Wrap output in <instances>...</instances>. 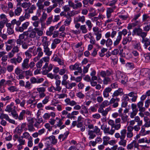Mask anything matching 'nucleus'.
Wrapping results in <instances>:
<instances>
[{
    "label": "nucleus",
    "mask_w": 150,
    "mask_h": 150,
    "mask_svg": "<svg viewBox=\"0 0 150 150\" xmlns=\"http://www.w3.org/2000/svg\"><path fill=\"white\" fill-rule=\"evenodd\" d=\"M8 89L11 92H17L18 91L19 89L18 88L15 86H11L8 88Z\"/></svg>",
    "instance_id": "30"
},
{
    "label": "nucleus",
    "mask_w": 150,
    "mask_h": 150,
    "mask_svg": "<svg viewBox=\"0 0 150 150\" xmlns=\"http://www.w3.org/2000/svg\"><path fill=\"white\" fill-rule=\"evenodd\" d=\"M57 7L56 4H53L52 6H50L47 8V12L48 13H50L54 8Z\"/></svg>",
    "instance_id": "47"
},
{
    "label": "nucleus",
    "mask_w": 150,
    "mask_h": 150,
    "mask_svg": "<svg viewBox=\"0 0 150 150\" xmlns=\"http://www.w3.org/2000/svg\"><path fill=\"white\" fill-rule=\"evenodd\" d=\"M69 69L71 70H78V72L79 73H81L82 72L81 67H79V64L77 63H76L74 65H70L69 66Z\"/></svg>",
    "instance_id": "8"
},
{
    "label": "nucleus",
    "mask_w": 150,
    "mask_h": 150,
    "mask_svg": "<svg viewBox=\"0 0 150 150\" xmlns=\"http://www.w3.org/2000/svg\"><path fill=\"white\" fill-rule=\"evenodd\" d=\"M142 42H144V45L145 48L147 49V47L150 44V41L149 39L145 38L144 39H142Z\"/></svg>",
    "instance_id": "35"
},
{
    "label": "nucleus",
    "mask_w": 150,
    "mask_h": 150,
    "mask_svg": "<svg viewBox=\"0 0 150 150\" xmlns=\"http://www.w3.org/2000/svg\"><path fill=\"white\" fill-rule=\"evenodd\" d=\"M69 6L72 7L74 9H76L78 8H80L82 6V4L81 2H77L75 4L73 2L71 1H69L68 2Z\"/></svg>",
    "instance_id": "6"
},
{
    "label": "nucleus",
    "mask_w": 150,
    "mask_h": 150,
    "mask_svg": "<svg viewBox=\"0 0 150 150\" xmlns=\"http://www.w3.org/2000/svg\"><path fill=\"white\" fill-rule=\"evenodd\" d=\"M112 44V40L109 38H108L106 42V46L107 47H109Z\"/></svg>",
    "instance_id": "56"
},
{
    "label": "nucleus",
    "mask_w": 150,
    "mask_h": 150,
    "mask_svg": "<svg viewBox=\"0 0 150 150\" xmlns=\"http://www.w3.org/2000/svg\"><path fill=\"white\" fill-rule=\"evenodd\" d=\"M26 111L24 110H23L20 113V115L18 116V119L19 120H22L23 119V117L26 113Z\"/></svg>",
    "instance_id": "36"
},
{
    "label": "nucleus",
    "mask_w": 150,
    "mask_h": 150,
    "mask_svg": "<svg viewBox=\"0 0 150 150\" xmlns=\"http://www.w3.org/2000/svg\"><path fill=\"white\" fill-rule=\"evenodd\" d=\"M54 61L57 62L58 64L60 65H63L64 64L63 61L57 57H55L54 59Z\"/></svg>",
    "instance_id": "48"
},
{
    "label": "nucleus",
    "mask_w": 150,
    "mask_h": 150,
    "mask_svg": "<svg viewBox=\"0 0 150 150\" xmlns=\"http://www.w3.org/2000/svg\"><path fill=\"white\" fill-rule=\"evenodd\" d=\"M43 47L44 52L45 53V54L47 56H50L52 54V52L50 50L48 46Z\"/></svg>",
    "instance_id": "26"
},
{
    "label": "nucleus",
    "mask_w": 150,
    "mask_h": 150,
    "mask_svg": "<svg viewBox=\"0 0 150 150\" xmlns=\"http://www.w3.org/2000/svg\"><path fill=\"white\" fill-rule=\"evenodd\" d=\"M33 49V48L31 47L29 48L28 50L25 51V55L26 56L27 58L26 59H28L29 60L30 58H31L32 57V55L31 54V53L32 52V50Z\"/></svg>",
    "instance_id": "20"
},
{
    "label": "nucleus",
    "mask_w": 150,
    "mask_h": 150,
    "mask_svg": "<svg viewBox=\"0 0 150 150\" xmlns=\"http://www.w3.org/2000/svg\"><path fill=\"white\" fill-rule=\"evenodd\" d=\"M31 83L29 81H27L25 83L24 87L26 89H30L32 88V85Z\"/></svg>",
    "instance_id": "58"
},
{
    "label": "nucleus",
    "mask_w": 150,
    "mask_h": 150,
    "mask_svg": "<svg viewBox=\"0 0 150 150\" xmlns=\"http://www.w3.org/2000/svg\"><path fill=\"white\" fill-rule=\"evenodd\" d=\"M14 103L13 102H12L10 105H8L6 106L5 110L6 111L8 112H11L13 111L12 107L14 106Z\"/></svg>",
    "instance_id": "28"
},
{
    "label": "nucleus",
    "mask_w": 150,
    "mask_h": 150,
    "mask_svg": "<svg viewBox=\"0 0 150 150\" xmlns=\"http://www.w3.org/2000/svg\"><path fill=\"white\" fill-rule=\"evenodd\" d=\"M45 140H46L45 143L46 149H49L51 145H55L57 142V140L55 137L53 135L45 138Z\"/></svg>",
    "instance_id": "2"
},
{
    "label": "nucleus",
    "mask_w": 150,
    "mask_h": 150,
    "mask_svg": "<svg viewBox=\"0 0 150 150\" xmlns=\"http://www.w3.org/2000/svg\"><path fill=\"white\" fill-rule=\"evenodd\" d=\"M17 58H16V60L17 62V63H21L22 61V57L20 55V53H18L17 54Z\"/></svg>",
    "instance_id": "61"
},
{
    "label": "nucleus",
    "mask_w": 150,
    "mask_h": 150,
    "mask_svg": "<svg viewBox=\"0 0 150 150\" xmlns=\"http://www.w3.org/2000/svg\"><path fill=\"white\" fill-rule=\"evenodd\" d=\"M76 85L75 83L72 82L71 83H69L68 86L66 87V88L69 89H71L73 87H75Z\"/></svg>",
    "instance_id": "45"
},
{
    "label": "nucleus",
    "mask_w": 150,
    "mask_h": 150,
    "mask_svg": "<svg viewBox=\"0 0 150 150\" xmlns=\"http://www.w3.org/2000/svg\"><path fill=\"white\" fill-rule=\"evenodd\" d=\"M22 8L21 7H17L14 10V13L16 15L19 16L22 11Z\"/></svg>",
    "instance_id": "33"
},
{
    "label": "nucleus",
    "mask_w": 150,
    "mask_h": 150,
    "mask_svg": "<svg viewBox=\"0 0 150 150\" xmlns=\"http://www.w3.org/2000/svg\"><path fill=\"white\" fill-rule=\"evenodd\" d=\"M110 104V102H109L107 100H105L103 102L101 105L100 107L104 108L105 107H107Z\"/></svg>",
    "instance_id": "42"
},
{
    "label": "nucleus",
    "mask_w": 150,
    "mask_h": 150,
    "mask_svg": "<svg viewBox=\"0 0 150 150\" xmlns=\"http://www.w3.org/2000/svg\"><path fill=\"white\" fill-rule=\"evenodd\" d=\"M122 39V37L118 33L117 35L115 38V40L113 42L114 46L118 45L120 43Z\"/></svg>",
    "instance_id": "14"
},
{
    "label": "nucleus",
    "mask_w": 150,
    "mask_h": 150,
    "mask_svg": "<svg viewBox=\"0 0 150 150\" xmlns=\"http://www.w3.org/2000/svg\"><path fill=\"white\" fill-rule=\"evenodd\" d=\"M135 121L137 123V125H142L143 121L141 120L140 117L138 116H136L134 118Z\"/></svg>",
    "instance_id": "40"
},
{
    "label": "nucleus",
    "mask_w": 150,
    "mask_h": 150,
    "mask_svg": "<svg viewBox=\"0 0 150 150\" xmlns=\"http://www.w3.org/2000/svg\"><path fill=\"white\" fill-rule=\"evenodd\" d=\"M33 98V99H29L27 101V103L28 104H33L34 103V102H35L36 100H37V99H36L37 98L36 96H33L32 97Z\"/></svg>",
    "instance_id": "62"
},
{
    "label": "nucleus",
    "mask_w": 150,
    "mask_h": 150,
    "mask_svg": "<svg viewBox=\"0 0 150 150\" xmlns=\"http://www.w3.org/2000/svg\"><path fill=\"white\" fill-rule=\"evenodd\" d=\"M88 138L89 140L93 139L96 136L95 134L93 131V130H89L88 131Z\"/></svg>",
    "instance_id": "23"
},
{
    "label": "nucleus",
    "mask_w": 150,
    "mask_h": 150,
    "mask_svg": "<svg viewBox=\"0 0 150 150\" xmlns=\"http://www.w3.org/2000/svg\"><path fill=\"white\" fill-rule=\"evenodd\" d=\"M74 20L78 22H81L82 23H83L85 21V17L83 16H79L75 18Z\"/></svg>",
    "instance_id": "15"
},
{
    "label": "nucleus",
    "mask_w": 150,
    "mask_h": 150,
    "mask_svg": "<svg viewBox=\"0 0 150 150\" xmlns=\"http://www.w3.org/2000/svg\"><path fill=\"white\" fill-rule=\"evenodd\" d=\"M42 38V45L43 47L48 46L49 41L47 40V36H42L41 37Z\"/></svg>",
    "instance_id": "19"
},
{
    "label": "nucleus",
    "mask_w": 150,
    "mask_h": 150,
    "mask_svg": "<svg viewBox=\"0 0 150 150\" xmlns=\"http://www.w3.org/2000/svg\"><path fill=\"white\" fill-rule=\"evenodd\" d=\"M125 138H121L119 142V144L121 146L125 147L126 146L127 143V141Z\"/></svg>",
    "instance_id": "31"
},
{
    "label": "nucleus",
    "mask_w": 150,
    "mask_h": 150,
    "mask_svg": "<svg viewBox=\"0 0 150 150\" xmlns=\"http://www.w3.org/2000/svg\"><path fill=\"white\" fill-rule=\"evenodd\" d=\"M132 40V38L131 37L128 36L127 37H125L123 38L122 43L124 45H126L127 43L129 42H130Z\"/></svg>",
    "instance_id": "25"
},
{
    "label": "nucleus",
    "mask_w": 150,
    "mask_h": 150,
    "mask_svg": "<svg viewBox=\"0 0 150 150\" xmlns=\"http://www.w3.org/2000/svg\"><path fill=\"white\" fill-rule=\"evenodd\" d=\"M104 79L103 80V83L104 85H107L109 83L111 82V79L108 77H103Z\"/></svg>",
    "instance_id": "29"
},
{
    "label": "nucleus",
    "mask_w": 150,
    "mask_h": 150,
    "mask_svg": "<svg viewBox=\"0 0 150 150\" xmlns=\"http://www.w3.org/2000/svg\"><path fill=\"white\" fill-rule=\"evenodd\" d=\"M69 133L68 132H66L64 134H61L58 137V139L60 140V142H62L67 137Z\"/></svg>",
    "instance_id": "24"
},
{
    "label": "nucleus",
    "mask_w": 150,
    "mask_h": 150,
    "mask_svg": "<svg viewBox=\"0 0 150 150\" xmlns=\"http://www.w3.org/2000/svg\"><path fill=\"white\" fill-rule=\"evenodd\" d=\"M1 8L3 11L6 13H7L9 11V9L8 7L3 4L1 5Z\"/></svg>",
    "instance_id": "50"
},
{
    "label": "nucleus",
    "mask_w": 150,
    "mask_h": 150,
    "mask_svg": "<svg viewBox=\"0 0 150 150\" xmlns=\"http://www.w3.org/2000/svg\"><path fill=\"white\" fill-rule=\"evenodd\" d=\"M47 16V14L44 12L42 13L41 17L40 18V21L41 22H43L46 19Z\"/></svg>",
    "instance_id": "46"
},
{
    "label": "nucleus",
    "mask_w": 150,
    "mask_h": 150,
    "mask_svg": "<svg viewBox=\"0 0 150 150\" xmlns=\"http://www.w3.org/2000/svg\"><path fill=\"white\" fill-rule=\"evenodd\" d=\"M128 96L130 97H132L131 100L132 102H135L137 98V94L134 92H131L128 94Z\"/></svg>",
    "instance_id": "16"
},
{
    "label": "nucleus",
    "mask_w": 150,
    "mask_h": 150,
    "mask_svg": "<svg viewBox=\"0 0 150 150\" xmlns=\"http://www.w3.org/2000/svg\"><path fill=\"white\" fill-rule=\"evenodd\" d=\"M66 17L67 18L64 22V25L65 26H68L70 24L71 21V18L70 16L68 17L67 16Z\"/></svg>",
    "instance_id": "37"
},
{
    "label": "nucleus",
    "mask_w": 150,
    "mask_h": 150,
    "mask_svg": "<svg viewBox=\"0 0 150 150\" xmlns=\"http://www.w3.org/2000/svg\"><path fill=\"white\" fill-rule=\"evenodd\" d=\"M68 150H83V146L80 144H77L75 146H71Z\"/></svg>",
    "instance_id": "13"
},
{
    "label": "nucleus",
    "mask_w": 150,
    "mask_h": 150,
    "mask_svg": "<svg viewBox=\"0 0 150 150\" xmlns=\"http://www.w3.org/2000/svg\"><path fill=\"white\" fill-rule=\"evenodd\" d=\"M120 99L119 98L116 97L115 98H114L113 97L111 98L110 101V104H112L113 103H115V102H117L119 101Z\"/></svg>",
    "instance_id": "55"
},
{
    "label": "nucleus",
    "mask_w": 150,
    "mask_h": 150,
    "mask_svg": "<svg viewBox=\"0 0 150 150\" xmlns=\"http://www.w3.org/2000/svg\"><path fill=\"white\" fill-rule=\"evenodd\" d=\"M118 33L122 37V35H123L124 36H125L127 35L128 33L127 30L126 29H123L122 31H120L118 32Z\"/></svg>",
    "instance_id": "49"
},
{
    "label": "nucleus",
    "mask_w": 150,
    "mask_h": 150,
    "mask_svg": "<svg viewBox=\"0 0 150 150\" xmlns=\"http://www.w3.org/2000/svg\"><path fill=\"white\" fill-rule=\"evenodd\" d=\"M6 71L9 72H11L13 71L14 69V66L12 65H8L6 68Z\"/></svg>",
    "instance_id": "54"
},
{
    "label": "nucleus",
    "mask_w": 150,
    "mask_h": 150,
    "mask_svg": "<svg viewBox=\"0 0 150 150\" xmlns=\"http://www.w3.org/2000/svg\"><path fill=\"white\" fill-rule=\"evenodd\" d=\"M37 53L38 56L40 57L42 56L43 55V52L42 51V50L41 47H38L36 49Z\"/></svg>",
    "instance_id": "38"
},
{
    "label": "nucleus",
    "mask_w": 150,
    "mask_h": 150,
    "mask_svg": "<svg viewBox=\"0 0 150 150\" xmlns=\"http://www.w3.org/2000/svg\"><path fill=\"white\" fill-rule=\"evenodd\" d=\"M29 60L28 59H25L21 64L22 68L23 70L27 69L28 68V63Z\"/></svg>",
    "instance_id": "11"
},
{
    "label": "nucleus",
    "mask_w": 150,
    "mask_h": 150,
    "mask_svg": "<svg viewBox=\"0 0 150 150\" xmlns=\"http://www.w3.org/2000/svg\"><path fill=\"white\" fill-rule=\"evenodd\" d=\"M98 111L99 112L102 114L103 116H106L108 114L105 110H104L103 108L100 107L98 109Z\"/></svg>",
    "instance_id": "34"
},
{
    "label": "nucleus",
    "mask_w": 150,
    "mask_h": 150,
    "mask_svg": "<svg viewBox=\"0 0 150 150\" xmlns=\"http://www.w3.org/2000/svg\"><path fill=\"white\" fill-rule=\"evenodd\" d=\"M0 118L2 120L5 119L7 121L8 120L9 117L8 115L2 113L0 115Z\"/></svg>",
    "instance_id": "53"
},
{
    "label": "nucleus",
    "mask_w": 150,
    "mask_h": 150,
    "mask_svg": "<svg viewBox=\"0 0 150 150\" xmlns=\"http://www.w3.org/2000/svg\"><path fill=\"white\" fill-rule=\"evenodd\" d=\"M80 29L81 30L82 33H87L88 31L85 25H81Z\"/></svg>",
    "instance_id": "44"
},
{
    "label": "nucleus",
    "mask_w": 150,
    "mask_h": 150,
    "mask_svg": "<svg viewBox=\"0 0 150 150\" xmlns=\"http://www.w3.org/2000/svg\"><path fill=\"white\" fill-rule=\"evenodd\" d=\"M25 32H24L22 34L19 35L18 38L16 40V42L17 44H19V45H21L23 42V40L25 38V35H27L28 34H26Z\"/></svg>",
    "instance_id": "9"
},
{
    "label": "nucleus",
    "mask_w": 150,
    "mask_h": 150,
    "mask_svg": "<svg viewBox=\"0 0 150 150\" xmlns=\"http://www.w3.org/2000/svg\"><path fill=\"white\" fill-rule=\"evenodd\" d=\"M123 90L122 88H119L117 90L114 91L112 95L113 97L120 95L122 93Z\"/></svg>",
    "instance_id": "22"
},
{
    "label": "nucleus",
    "mask_w": 150,
    "mask_h": 150,
    "mask_svg": "<svg viewBox=\"0 0 150 150\" xmlns=\"http://www.w3.org/2000/svg\"><path fill=\"white\" fill-rule=\"evenodd\" d=\"M120 116L121 117L122 120V123H125L127 122L128 117L127 115H124L123 114H121V115Z\"/></svg>",
    "instance_id": "41"
},
{
    "label": "nucleus",
    "mask_w": 150,
    "mask_h": 150,
    "mask_svg": "<svg viewBox=\"0 0 150 150\" xmlns=\"http://www.w3.org/2000/svg\"><path fill=\"white\" fill-rule=\"evenodd\" d=\"M21 7L25 8V16L26 18H28L30 16V14L33 13V11L36 9V6L35 4L32 5L30 2H25L21 4Z\"/></svg>",
    "instance_id": "1"
},
{
    "label": "nucleus",
    "mask_w": 150,
    "mask_h": 150,
    "mask_svg": "<svg viewBox=\"0 0 150 150\" xmlns=\"http://www.w3.org/2000/svg\"><path fill=\"white\" fill-rule=\"evenodd\" d=\"M127 130L125 129H122L120 132L121 138H125L127 134Z\"/></svg>",
    "instance_id": "39"
},
{
    "label": "nucleus",
    "mask_w": 150,
    "mask_h": 150,
    "mask_svg": "<svg viewBox=\"0 0 150 150\" xmlns=\"http://www.w3.org/2000/svg\"><path fill=\"white\" fill-rule=\"evenodd\" d=\"M100 128L101 129L103 130L105 133L112 135L115 133V129H113V128H111L110 130V127H107V125L104 124L101 125Z\"/></svg>",
    "instance_id": "3"
},
{
    "label": "nucleus",
    "mask_w": 150,
    "mask_h": 150,
    "mask_svg": "<svg viewBox=\"0 0 150 150\" xmlns=\"http://www.w3.org/2000/svg\"><path fill=\"white\" fill-rule=\"evenodd\" d=\"M30 137V136L29 133L27 132H25L23 133L22 136H21L23 139H29Z\"/></svg>",
    "instance_id": "52"
},
{
    "label": "nucleus",
    "mask_w": 150,
    "mask_h": 150,
    "mask_svg": "<svg viewBox=\"0 0 150 150\" xmlns=\"http://www.w3.org/2000/svg\"><path fill=\"white\" fill-rule=\"evenodd\" d=\"M34 30L36 33V34H37V36L38 37L42 36L43 34V29H42L41 30L39 28H35Z\"/></svg>",
    "instance_id": "21"
},
{
    "label": "nucleus",
    "mask_w": 150,
    "mask_h": 150,
    "mask_svg": "<svg viewBox=\"0 0 150 150\" xmlns=\"http://www.w3.org/2000/svg\"><path fill=\"white\" fill-rule=\"evenodd\" d=\"M112 74V72L107 70L106 71H102L100 72V75L102 77L110 76Z\"/></svg>",
    "instance_id": "12"
},
{
    "label": "nucleus",
    "mask_w": 150,
    "mask_h": 150,
    "mask_svg": "<svg viewBox=\"0 0 150 150\" xmlns=\"http://www.w3.org/2000/svg\"><path fill=\"white\" fill-rule=\"evenodd\" d=\"M107 49L103 48L101 49L100 52H99V55L100 57H103L105 55V52L107 51Z\"/></svg>",
    "instance_id": "51"
},
{
    "label": "nucleus",
    "mask_w": 150,
    "mask_h": 150,
    "mask_svg": "<svg viewBox=\"0 0 150 150\" xmlns=\"http://www.w3.org/2000/svg\"><path fill=\"white\" fill-rule=\"evenodd\" d=\"M28 37L31 39H34L35 38L36 39H38L39 38V37L37 36L36 33H35V31L34 30H32L30 32L28 36Z\"/></svg>",
    "instance_id": "18"
},
{
    "label": "nucleus",
    "mask_w": 150,
    "mask_h": 150,
    "mask_svg": "<svg viewBox=\"0 0 150 150\" xmlns=\"http://www.w3.org/2000/svg\"><path fill=\"white\" fill-rule=\"evenodd\" d=\"M115 6H114L112 8H107L106 11L107 17V18H109L111 17V13L114 10L115 8Z\"/></svg>",
    "instance_id": "17"
},
{
    "label": "nucleus",
    "mask_w": 150,
    "mask_h": 150,
    "mask_svg": "<svg viewBox=\"0 0 150 150\" xmlns=\"http://www.w3.org/2000/svg\"><path fill=\"white\" fill-rule=\"evenodd\" d=\"M133 31L134 33H137V35L139 36L141 33L142 32V30L141 28H136L133 30Z\"/></svg>",
    "instance_id": "57"
},
{
    "label": "nucleus",
    "mask_w": 150,
    "mask_h": 150,
    "mask_svg": "<svg viewBox=\"0 0 150 150\" xmlns=\"http://www.w3.org/2000/svg\"><path fill=\"white\" fill-rule=\"evenodd\" d=\"M86 23L88 26L89 30H91L93 25L91 21L89 20H88L86 21Z\"/></svg>",
    "instance_id": "63"
},
{
    "label": "nucleus",
    "mask_w": 150,
    "mask_h": 150,
    "mask_svg": "<svg viewBox=\"0 0 150 150\" xmlns=\"http://www.w3.org/2000/svg\"><path fill=\"white\" fill-rule=\"evenodd\" d=\"M76 96L81 99L83 98L84 97V95L81 92H79L76 93Z\"/></svg>",
    "instance_id": "64"
},
{
    "label": "nucleus",
    "mask_w": 150,
    "mask_h": 150,
    "mask_svg": "<svg viewBox=\"0 0 150 150\" xmlns=\"http://www.w3.org/2000/svg\"><path fill=\"white\" fill-rule=\"evenodd\" d=\"M16 42V40L11 39L8 40L5 42L6 48V50L7 52L11 50L13 47V44H15Z\"/></svg>",
    "instance_id": "4"
},
{
    "label": "nucleus",
    "mask_w": 150,
    "mask_h": 150,
    "mask_svg": "<svg viewBox=\"0 0 150 150\" xmlns=\"http://www.w3.org/2000/svg\"><path fill=\"white\" fill-rule=\"evenodd\" d=\"M94 34L96 36V39L97 41L99 40L102 37V34L99 31L98 32Z\"/></svg>",
    "instance_id": "59"
},
{
    "label": "nucleus",
    "mask_w": 150,
    "mask_h": 150,
    "mask_svg": "<svg viewBox=\"0 0 150 150\" xmlns=\"http://www.w3.org/2000/svg\"><path fill=\"white\" fill-rule=\"evenodd\" d=\"M112 90L111 88L109 87L106 88L103 92V95L104 97L107 98L109 96V93Z\"/></svg>",
    "instance_id": "10"
},
{
    "label": "nucleus",
    "mask_w": 150,
    "mask_h": 150,
    "mask_svg": "<svg viewBox=\"0 0 150 150\" xmlns=\"http://www.w3.org/2000/svg\"><path fill=\"white\" fill-rule=\"evenodd\" d=\"M139 149V145L137 144V142L134 140L132 141L130 143L127 145L126 148L127 150H132L133 149L134 147Z\"/></svg>",
    "instance_id": "5"
},
{
    "label": "nucleus",
    "mask_w": 150,
    "mask_h": 150,
    "mask_svg": "<svg viewBox=\"0 0 150 150\" xmlns=\"http://www.w3.org/2000/svg\"><path fill=\"white\" fill-rule=\"evenodd\" d=\"M21 45H19V44H17L16 46L15 45V44H13V47H12V50L15 53H18L19 51V47Z\"/></svg>",
    "instance_id": "27"
},
{
    "label": "nucleus",
    "mask_w": 150,
    "mask_h": 150,
    "mask_svg": "<svg viewBox=\"0 0 150 150\" xmlns=\"http://www.w3.org/2000/svg\"><path fill=\"white\" fill-rule=\"evenodd\" d=\"M0 18L1 21L6 22L7 21V19L6 17V16L3 14L1 15L0 16Z\"/></svg>",
    "instance_id": "60"
},
{
    "label": "nucleus",
    "mask_w": 150,
    "mask_h": 150,
    "mask_svg": "<svg viewBox=\"0 0 150 150\" xmlns=\"http://www.w3.org/2000/svg\"><path fill=\"white\" fill-rule=\"evenodd\" d=\"M53 68V65L52 64H50L48 67L47 69H45L42 71V73L44 74H46L48 73Z\"/></svg>",
    "instance_id": "32"
},
{
    "label": "nucleus",
    "mask_w": 150,
    "mask_h": 150,
    "mask_svg": "<svg viewBox=\"0 0 150 150\" xmlns=\"http://www.w3.org/2000/svg\"><path fill=\"white\" fill-rule=\"evenodd\" d=\"M56 121V122L57 124H56V125L58 127H60L63 124V123L62 122V119H60L58 117H56L55 118Z\"/></svg>",
    "instance_id": "43"
},
{
    "label": "nucleus",
    "mask_w": 150,
    "mask_h": 150,
    "mask_svg": "<svg viewBox=\"0 0 150 150\" xmlns=\"http://www.w3.org/2000/svg\"><path fill=\"white\" fill-rule=\"evenodd\" d=\"M6 26L7 27V33L8 35H11L14 34L13 26H12L11 24L7 23L6 24Z\"/></svg>",
    "instance_id": "7"
}]
</instances>
